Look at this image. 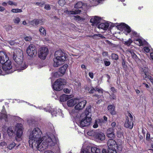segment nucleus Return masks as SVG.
<instances>
[{"label": "nucleus", "mask_w": 153, "mask_h": 153, "mask_svg": "<svg viewBox=\"0 0 153 153\" xmlns=\"http://www.w3.org/2000/svg\"><path fill=\"white\" fill-rule=\"evenodd\" d=\"M138 34L137 33L135 32L134 31H131V38H133L134 37H137L138 36Z\"/></svg>", "instance_id": "49530a36"}, {"label": "nucleus", "mask_w": 153, "mask_h": 153, "mask_svg": "<svg viewBox=\"0 0 153 153\" xmlns=\"http://www.w3.org/2000/svg\"><path fill=\"white\" fill-rule=\"evenodd\" d=\"M144 51L146 53H148L150 51V49L148 47H145L144 48Z\"/></svg>", "instance_id": "5fc2aeb1"}, {"label": "nucleus", "mask_w": 153, "mask_h": 153, "mask_svg": "<svg viewBox=\"0 0 153 153\" xmlns=\"http://www.w3.org/2000/svg\"><path fill=\"white\" fill-rule=\"evenodd\" d=\"M5 111V108L4 106H3V109L2 110V113H1V116H0V119L1 120L2 119H4L6 120V119L7 118V115L5 114L4 112Z\"/></svg>", "instance_id": "c756f323"}, {"label": "nucleus", "mask_w": 153, "mask_h": 153, "mask_svg": "<svg viewBox=\"0 0 153 153\" xmlns=\"http://www.w3.org/2000/svg\"><path fill=\"white\" fill-rule=\"evenodd\" d=\"M134 41L135 44L139 46L143 45L146 43V41L142 38H135Z\"/></svg>", "instance_id": "f3484780"}, {"label": "nucleus", "mask_w": 153, "mask_h": 153, "mask_svg": "<svg viewBox=\"0 0 153 153\" xmlns=\"http://www.w3.org/2000/svg\"><path fill=\"white\" fill-rule=\"evenodd\" d=\"M102 55L103 56H107L108 55V52L105 51L103 52L102 53Z\"/></svg>", "instance_id": "774afa93"}, {"label": "nucleus", "mask_w": 153, "mask_h": 153, "mask_svg": "<svg viewBox=\"0 0 153 153\" xmlns=\"http://www.w3.org/2000/svg\"><path fill=\"white\" fill-rule=\"evenodd\" d=\"M81 12V10L77 9L76 10L74 11H68L67 10L66 11V13L68 15L70 14H76L79 13Z\"/></svg>", "instance_id": "cd10ccee"}, {"label": "nucleus", "mask_w": 153, "mask_h": 153, "mask_svg": "<svg viewBox=\"0 0 153 153\" xmlns=\"http://www.w3.org/2000/svg\"><path fill=\"white\" fill-rule=\"evenodd\" d=\"M86 116L81 120L78 123L79 126L82 127L88 126L91 123V109L89 108H87L85 111Z\"/></svg>", "instance_id": "39448f33"}, {"label": "nucleus", "mask_w": 153, "mask_h": 153, "mask_svg": "<svg viewBox=\"0 0 153 153\" xmlns=\"http://www.w3.org/2000/svg\"><path fill=\"white\" fill-rule=\"evenodd\" d=\"M97 132L95 131H94L91 130L88 131L87 132L88 135L90 136H94L95 137V136L97 134Z\"/></svg>", "instance_id": "c9c22d12"}, {"label": "nucleus", "mask_w": 153, "mask_h": 153, "mask_svg": "<svg viewBox=\"0 0 153 153\" xmlns=\"http://www.w3.org/2000/svg\"><path fill=\"white\" fill-rule=\"evenodd\" d=\"M15 119L16 121L18 122H22V121H23L22 120L21 118L18 116L15 117Z\"/></svg>", "instance_id": "603ef678"}, {"label": "nucleus", "mask_w": 153, "mask_h": 153, "mask_svg": "<svg viewBox=\"0 0 153 153\" xmlns=\"http://www.w3.org/2000/svg\"><path fill=\"white\" fill-rule=\"evenodd\" d=\"M68 67V65L67 64H65L64 65L59 69V72L62 74H65Z\"/></svg>", "instance_id": "c85d7f7f"}, {"label": "nucleus", "mask_w": 153, "mask_h": 153, "mask_svg": "<svg viewBox=\"0 0 153 153\" xmlns=\"http://www.w3.org/2000/svg\"><path fill=\"white\" fill-rule=\"evenodd\" d=\"M74 19L76 20H81L82 19L79 16L77 15L74 16Z\"/></svg>", "instance_id": "13d9d810"}, {"label": "nucleus", "mask_w": 153, "mask_h": 153, "mask_svg": "<svg viewBox=\"0 0 153 153\" xmlns=\"http://www.w3.org/2000/svg\"><path fill=\"white\" fill-rule=\"evenodd\" d=\"M90 151L92 153H101L100 149L97 147H92L90 148Z\"/></svg>", "instance_id": "bb28decb"}, {"label": "nucleus", "mask_w": 153, "mask_h": 153, "mask_svg": "<svg viewBox=\"0 0 153 153\" xmlns=\"http://www.w3.org/2000/svg\"><path fill=\"white\" fill-rule=\"evenodd\" d=\"M117 135L118 137L121 138L123 137V133L121 131L117 132Z\"/></svg>", "instance_id": "79ce46f5"}, {"label": "nucleus", "mask_w": 153, "mask_h": 153, "mask_svg": "<svg viewBox=\"0 0 153 153\" xmlns=\"http://www.w3.org/2000/svg\"><path fill=\"white\" fill-rule=\"evenodd\" d=\"M78 101L74 107L75 109L76 110H79L82 109L85 107L86 103V101L85 100H81L78 99Z\"/></svg>", "instance_id": "9d476101"}, {"label": "nucleus", "mask_w": 153, "mask_h": 153, "mask_svg": "<svg viewBox=\"0 0 153 153\" xmlns=\"http://www.w3.org/2000/svg\"><path fill=\"white\" fill-rule=\"evenodd\" d=\"M128 117L130 118L129 120H130L133 121V117L132 115L130 113H128Z\"/></svg>", "instance_id": "680f3d73"}, {"label": "nucleus", "mask_w": 153, "mask_h": 153, "mask_svg": "<svg viewBox=\"0 0 153 153\" xmlns=\"http://www.w3.org/2000/svg\"><path fill=\"white\" fill-rule=\"evenodd\" d=\"M85 90L88 91L90 94H92L94 92L96 93L97 92L102 94L103 92V90L101 88L96 87L94 88L91 86H87L85 88Z\"/></svg>", "instance_id": "f8f14e48"}, {"label": "nucleus", "mask_w": 153, "mask_h": 153, "mask_svg": "<svg viewBox=\"0 0 153 153\" xmlns=\"http://www.w3.org/2000/svg\"><path fill=\"white\" fill-rule=\"evenodd\" d=\"M141 71L143 73L142 74L144 78L145 79L147 77L149 78V69L148 68L144 67L142 68Z\"/></svg>", "instance_id": "a211bd4d"}, {"label": "nucleus", "mask_w": 153, "mask_h": 153, "mask_svg": "<svg viewBox=\"0 0 153 153\" xmlns=\"http://www.w3.org/2000/svg\"><path fill=\"white\" fill-rule=\"evenodd\" d=\"M108 149H115L116 148L119 151H121L122 150L121 146L120 145L118 146L116 142L112 139H110L108 140Z\"/></svg>", "instance_id": "0eeeda50"}, {"label": "nucleus", "mask_w": 153, "mask_h": 153, "mask_svg": "<svg viewBox=\"0 0 153 153\" xmlns=\"http://www.w3.org/2000/svg\"><path fill=\"white\" fill-rule=\"evenodd\" d=\"M58 3L61 6H63L65 4V1L64 0H59Z\"/></svg>", "instance_id": "8fccbe9b"}, {"label": "nucleus", "mask_w": 153, "mask_h": 153, "mask_svg": "<svg viewBox=\"0 0 153 153\" xmlns=\"http://www.w3.org/2000/svg\"><path fill=\"white\" fill-rule=\"evenodd\" d=\"M42 133L39 128H35L29 135L30 146L33 149L36 148L42 151L49 146H54L56 143L57 140L54 136L42 137Z\"/></svg>", "instance_id": "f257e3e1"}, {"label": "nucleus", "mask_w": 153, "mask_h": 153, "mask_svg": "<svg viewBox=\"0 0 153 153\" xmlns=\"http://www.w3.org/2000/svg\"><path fill=\"white\" fill-rule=\"evenodd\" d=\"M81 153H91L90 148V147H87L85 149L82 148L81 149Z\"/></svg>", "instance_id": "473e14b6"}, {"label": "nucleus", "mask_w": 153, "mask_h": 153, "mask_svg": "<svg viewBox=\"0 0 153 153\" xmlns=\"http://www.w3.org/2000/svg\"><path fill=\"white\" fill-rule=\"evenodd\" d=\"M12 27L9 25H7L6 26V29L7 31H9L12 29Z\"/></svg>", "instance_id": "6e6d98bb"}, {"label": "nucleus", "mask_w": 153, "mask_h": 153, "mask_svg": "<svg viewBox=\"0 0 153 153\" xmlns=\"http://www.w3.org/2000/svg\"><path fill=\"white\" fill-rule=\"evenodd\" d=\"M132 42V41L131 39H129L128 40L125 41L124 44L128 46H129L130 45Z\"/></svg>", "instance_id": "a19ab883"}, {"label": "nucleus", "mask_w": 153, "mask_h": 153, "mask_svg": "<svg viewBox=\"0 0 153 153\" xmlns=\"http://www.w3.org/2000/svg\"><path fill=\"white\" fill-rule=\"evenodd\" d=\"M10 57L13 59L16 63L19 65L20 70H23L27 66L25 62L22 61L23 53L21 50L16 49L12 52L10 56Z\"/></svg>", "instance_id": "f03ea898"}, {"label": "nucleus", "mask_w": 153, "mask_h": 153, "mask_svg": "<svg viewBox=\"0 0 153 153\" xmlns=\"http://www.w3.org/2000/svg\"><path fill=\"white\" fill-rule=\"evenodd\" d=\"M45 8L47 10H50L51 9L50 6L48 4H46L45 7Z\"/></svg>", "instance_id": "bf43d9fd"}, {"label": "nucleus", "mask_w": 153, "mask_h": 153, "mask_svg": "<svg viewBox=\"0 0 153 153\" xmlns=\"http://www.w3.org/2000/svg\"><path fill=\"white\" fill-rule=\"evenodd\" d=\"M81 153H91L90 148V147H87L85 149L82 148L81 149Z\"/></svg>", "instance_id": "72a5a7b5"}, {"label": "nucleus", "mask_w": 153, "mask_h": 153, "mask_svg": "<svg viewBox=\"0 0 153 153\" xmlns=\"http://www.w3.org/2000/svg\"><path fill=\"white\" fill-rule=\"evenodd\" d=\"M30 23L31 25H37L38 24L42 25V22L40 20L36 19L31 21Z\"/></svg>", "instance_id": "a878e982"}, {"label": "nucleus", "mask_w": 153, "mask_h": 153, "mask_svg": "<svg viewBox=\"0 0 153 153\" xmlns=\"http://www.w3.org/2000/svg\"><path fill=\"white\" fill-rule=\"evenodd\" d=\"M117 27L119 30L125 32V34H126V32L128 33L131 31L130 27L124 23H121L120 25H117Z\"/></svg>", "instance_id": "9b49d317"}, {"label": "nucleus", "mask_w": 153, "mask_h": 153, "mask_svg": "<svg viewBox=\"0 0 153 153\" xmlns=\"http://www.w3.org/2000/svg\"><path fill=\"white\" fill-rule=\"evenodd\" d=\"M16 144L15 143L12 142L8 145L7 148L10 150H11L16 146Z\"/></svg>", "instance_id": "58836bf2"}, {"label": "nucleus", "mask_w": 153, "mask_h": 153, "mask_svg": "<svg viewBox=\"0 0 153 153\" xmlns=\"http://www.w3.org/2000/svg\"><path fill=\"white\" fill-rule=\"evenodd\" d=\"M106 133L108 137L112 138L114 137V129L112 128H111L108 129Z\"/></svg>", "instance_id": "4be33fe9"}, {"label": "nucleus", "mask_w": 153, "mask_h": 153, "mask_svg": "<svg viewBox=\"0 0 153 153\" xmlns=\"http://www.w3.org/2000/svg\"><path fill=\"white\" fill-rule=\"evenodd\" d=\"M78 99L77 98H73L68 100L67 102L68 106L69 107H72L76 105L77 102H79Z\"/></svg>", "instance_id": "4468645a"}, {"label": "nucleus", "mask_w": 153, "mask_h": 153, "mask_svg": "<svg viewBox=\"0 0 153 153\" xmlns=\"http://www.w3.org/2000/svg\"><path fill=\"white\" fill-rule=\"evenodd\" d=\"M31 39V37L30 36H27L25 38V40L27 41H30Z\"/></svg>", "instance_id": "4d7b16f0"}, {"label": "nucleus", "mask_w": 153, "mask_h": 153, "mask_svg": "<svg viewBox=\"0 0 153 153\" xmlns=\"http://www.w3.org/2000/svg\"><path fill=\"white\" fill-rule=\"evenodd\" d=\"M64 92L67 94H68L70 93V90L67 88L64 89Z\"/></svg>", "instance_id": "338daca9"}, {"label": "nucleus", "mask_w": 153, "mask_h": 153, "mask_svg": "<svg viewBox=\"0 0 153 153\" xmlns=\"http://www.w3.org/2000/svg\"><path fill=\"white\" fill-rule=\"evenodd\" d=\"M104 122L102 119H97L95 120L94 124L93 125V127L94 128H97L98 127V124L101 126Z\"/></svg>", "instance_id": "aec40b11"}, {"label": "nucleus", "mask_w": 153, "mask_h": 153, "mask_svg": "<svg viewBox=\"0 0 153 153\" xmlns=\"http://www.w3.org/2000/svg\"><path fill=\"white\" fill-rule=\"evenodd\" d=\"M115 108V107L114 105H110L108 107V110L111 114L113 115H114L116 114Z\"/></svg>", "instance_id": "393cba45"}, {"label": "nucleus", "mask_w": 153, "mask_h": 153, "mask_svg": "<svg viewBox=\"0 0 153 153\" xmlns=\"http://www.w3.org/2000/svg\"><path fill=\"white\" fill-rule=\"evenodd\" d=\"M13 20L15 24H17L20 22V19L18 17H16L14 18Z\"/></svg>", "instance_id": "ea45409f"}, {"label": "nucleus", "mask_w": 153, "mask_h": 153, "mask_svg": "<svg viewBox=\"0 0 153 153\" xmlns=\"http://www.w3.org/2000/svg\"><path fill=\"white\" fill-rule=\"evenodd\" d=\"M110 96L111 99L112 100H116V97L114 94H112L110 95Z\"/></svg>", "instance_id": "864d4df0"}, {"label": "nucleus", "mask_w": 153, "mask_h": 153, "mask_svg": "<svg viewBox=\"0 0 153 153\" xmlns=\"http://www.w3.org/2000/svg\"><path fill=\"white\" fill-rule=\"evenodd\" d=\"M44 4L43 3L37 2L36 3V5L39 6H42Z\"/></svg>", "instance_id": "69168bd1"}, {"label": "nucleus", "mask_w": 153, "mask_h": 153, "mask_svg": "<svg viewBox=\"0 0 153 153\" xmlns=\"http://www.w3.org/2000/svg\"><path fill=\"white\" fill-rule=\"evenodd\" d=\"M7 43H8L11 45H13L15 44V42L13 40H11L10 41H6L5 42V43L6 44V45H7Z\"/></svg>", "instance_id": "09e8293b"}, {"label": "nucleus", "mask_w": 153, "mask_h": 153, "mask_svg": "<svg viewBox=\"0 0 153 153\" xmlns=\"http://www.w3.org/2000/svg\"><path fill=\"white\" fill-rule=\"evenodd\" d=\"M68 95L63 94L61 95L60 97V100L61 101H66L68 98Z\"/></svg>", "instance_id": "2f4dec72"}, {"label": "nucleus", "mask_w": 153, "mask_h": 153, "mask_svg": "<svg viewBox=\"0 0 153 153\" xmlns=\"http://www.w3.org/2000/svg\"><path fill=\"white\" fill-rule=\"evenodd\" d=\"M65 81L64 79H60L57 80L52 85L54 90L56 91H60L63 88V85L65 84Z\"/></svg>", "instance_id": "423d86ee"}, {"label": "nucleus", "mask_w": 153, "mask_h": 153, "mask_svg": "<svg viewBox=\"0 0 153 153\" xmlns=\"http://www.w3.org/2000/svg\"><path fill=\"white\" fill-rule=\"evenodd\" d=\"M48 53V49L45 47H43L39 48L38 55L39 57L41 59H44Z\"/></svg>", "instance_id": "6e6552de"}, {"label": "nucleus", "mask_w": 153, "mask_h": 153, "mask_svg": "<svg viewBox=\"0 0 153 153\" xmlns=\"http://www.w3.org/2000/svg\"><path fill=\"white\" fill-rule=\"evenodd\" d=\"M95 137L96 139L101 141L105 139V135L102 132L97 133Z\"/></svg>", "instance_id": "412c9836"}, {"label": "nucleus", "mask_w": 153, "mask_h": 153, "mask_svg": "<svg viewBox=\"0 0 153 153\" xmlns=\"http://www.w3.org/2000/svg\"><path fill=\"white\" fill-rule=\"evenodd\" d=\"M111 57L112 59L117 60L118 59V55L115 54L113 53L111 55Z\"/></svg>", "instance_id": "a18cd8bd"}, {"label": "nucleus", "mask_w": 153, "mask_h": 153, "mask_svg": "<svg viewBox=\"0 0 153 153\" xmlns=\"http://www.w3.org/2000/svg\"><path fill=\"white\" fill-rule=\"evenodd\" d=\"M89 75L91 79H93L94 78L93 73L91 72H89Z\"/></svg>", "instance_id": "0e129e2a"}, {"label": "nucleus", "mask_w": 153, "mask_h": 153, "mask_svg": "<svg viewBox=\"0 0 153 153\" xmlns=\"http://www.w3.org/2000/svg\"><path fill=\"white\" fill-rule=\"evenodd\" d=\"M76 110L75 108L72 109L69 111V113L70 114L72 115H74L76 114Z\"/></svg>", "instance_id": "de8ad7c7"}, {"label": "nucleus", "mask_w": 153, "mask_h": 153, "mask_svg": "<svg viewBox=\"0 0 153 153\" xmlns=\"http://www.w3.org/2000/svg\"><path fill=\"white\" fill-rule=\"evenodd\" d=\"M9 58L6 53L3 51H0V62L3 65V64L9 61Z\"/></svg>", "instance_id": "ddd939ff"}, {"label": "nucleus", "mask_w": 153, "mask_h": 153, "mask_svg": "<svg viewBox=\"0 0 153 153\" xmlns=\"http://www.w3.org/2000/svg\"><path fill=\"white\" fill-rule=\"evenodd\" d=\"M22 125L21 124H17L15 128L13 126L9 127L7 130V134L9 136H12L15 133L16 130V136L15 139L17 141H20L22 140Z\"/></svg>", "instance_id": "7ed1b4c3"}, {"label": "nucleus", "mask_w": 153, "mask_h": 153, "mask_svg": "<svg viewBox=\"0 0 153 153\" xmlns=\"http://www.w3.org/2000/svg\"><path fill=\"white\" fill-rule=\"evenodd\" d=\"M44 110L47 111H49L51 113V114L52 116H56L57 114V112H56V111L55 110V109H53L51 107H49V108H47V109L45 108H44Z\"/></svg>", "instance_id": "b1692460"}, {"label": "nucleus", "mask_w": 153, "mask_h": 153, "mask_svg": "<svg viewBox=\"0 0 153 153\" xmlns=\"http://www.w3.org/2000/svg\"><path fill=\"white\" fill-rule=\"evenodd\" d=\"M126 128H132L133 126V123L132 121L130 120L128 118L126 119V120L124 124Z\"/></svg>", "instance_id": "6ab92c4d"}, {"label": "nucleus", "mask_w": 153, "mask_h": 153, "mask_svg": "<svg viewBox=\"0 0 153 153\" xmlns=\"http://www.w3.org/2000/svg\"><path fill=\"white\" fill-rule=\"evenodd\" d=\"M146 139L147 140L150 139V134L149 132H147L146 134Z\"/></svg>", "instance_id": "e2e57ef3"}, {"label": "nucleus", "mask_w": 153, "mask_h": 153, "mask_svg": "<svg viewBox=\"0 0 153 153\" xmlns=\"http://www.w3.org/2000/svg\"><path fill=\"white\" fill-rule=\"evenodd\" d=\"M100 20L101 18L100 17L95 16L91 19L90 22L93 25H96L100 22Z\"/></svg>", "instance_id": "dca6fc26"}, {"label": "nucleus", "mask_w": 153, "mask_h": 153, "mask_svg": "<svg viewBox=\"0 0 153 153\" xmlns=\"http://www.w3.org/2000/svg\"><path fill=\"white\" fill-rule=\"evenodd\" d=\"M2 65V68L3 70L6 71L10 70L12 68L10 60L5 62V63Z\"/></svg>", "instance_id": "2eb2a0df"}, {"label": "nucleus", "mask_w": 153, "mask_h": 153, "mask_svg": "<svg viewBox=\"0 0 153 153\" xmlns=\"http://www.w3.org/2000/svg\"><path fill=\"white\" fill-rule=\"evenodd\" d=\"M7 3L8 4L12 6L14 5L16 6L17 5V3L16 2H13L11 1H9L7 2Z\"/></svg>", "instance_id": "37998d69"}, {"label": "nucleus", "mask_w": 153, "mask_h": 153, "mask_svg": "<svg viewBox=\"0 0 153 153\" xmlns=\"http://www.w3.org/2000/svg\"><path fill=\"white\" fill-rule=\"evenodd\" d=\"M108 152L109 153H117L116 149H108Z\"/></svg>", "instance_id": "c03bdc74"}, {"label": "nucleus", "mask_w": 153, "mask_h": 153, "mask_svg": "<svg viewBox=\"0 0 153 153\" xmlns=\"http://www.w3.org/2000/svg\"><path fill=\"white\" fill-rule=\"evenodd\" d=\"M109 26V24L108 23H102L98 26V28L104 30H106L107 29Z\"/></svg>", "instance_id": "5701e85b"}, {"label": "nucleus", "mask_w": 153, "mask_h": 153, "mask_svg": "<svg viewBox=\"0 0 153 153\" xmlns=\"http://www.w3.org/2000/svg\"><path fill=\"white\" fill-rule=\"evenodd\" d=\"M83 5V4L82 2L79 1L75 4L74 7L75 8H81Z\"/></svg>", "instance_id": "e433bc0d"}, {"label": "nucleus", "mask_w": 153, "mask_h": 153, "mask_svg": "<svg viewBox=\"0 0 153 153\" xmlns=\"http://www.w3.org/2000/svg\"><path fill=\"white\" fill-rule=\"evenodd\" d=\"M7 145V143L6 142L3 141L0 143V147L2 146L3 147Z\"/></svg>", "instance_id": "052dcab7"}, {"label": "nucleus", "mask_w": 153, "mask_h": 153, "mask_svg": "<svg viewBox=\"0 0 153 153\" xmlns=\"http://www.w3.org/2000/svg\"><path fill=\"white\" fill-rule=\"evenodd\" d=\"M27 52L28 55L31 57L35 56L37 53V51L34 45H30L27 48Z\"/></svg>", "instance_id": "1a4fd4ad"}, {"label": "nucleus", "mask_w": 153, "mask_h": 153, "mask_svg": "<svg viewBox=\"0 0 153 153\" xmlns=\"http://www.w3.org/2000/svg\"><path fill=\"white\" fill-rule=\"evenodd\" d=\"M53 59V65L55 67H57L62 65L66 58V54L61 50H59L55 52Z\"/></svg>", "instance_id": "20e7f679"}, {"label": "nucleus", "mask_w": 153, "mask_h": 153, "mask_svg": "<svg viewBox=\"0 0 153 153\" xmlns=\"http://www.w3.org/2000/svg\"><path fill=\"white\" fill-rule=\"evenodd\" d=\"M39 30L40 33L41 35L45 36L46 35V30L42 27H40L39 29Z\"/></svg>", "instance_id": "7c9ffc66"}, {"label": "nucleus", "mask_w": 153, "mask_h": 153, "mask_svg": "<svg viewBox=\"0 0 153 153\" xmlns=\"http://www.w3.org/2000/svg\"><path fill=\"white\" fill-rule=\"evenodd\" d=\"M104 62L105 65L106 66H108L110 65L111 64V62H110V61H107V60H104Z\"/></svg>", "instance_id": "3c124183"}, {"label": "nucleus", "mask_w": 153, "mask_h": 153, "mask_svg": "<svg viewBox=\"0 0 153 153\" xmlns=\"http://www.w3.org/2000/svg\"><path fill=\"white\" fill-rule=\"evenodd\" d=\"M11 12L13 13H19L22 12V10L18 8L13 9L11 10Z\"/></svg>", "instance_id": "4c0bfd02"}, {"label": "nucleus", "mask_w": 153, "mask_h": 153, "mask_svg": "<svg viewBox=\"0 0 153 153\" xmlns=\"http://www.w3.org/2000/svg\"><path fill=\"white\" fill-rule=\"evenodd\" d=\"M81 85V84L80 82L78 81H76L74 85V88L78 90L80 88Z\"/></svg>", "instance_id": "f704fd0d"}]
</instances>
